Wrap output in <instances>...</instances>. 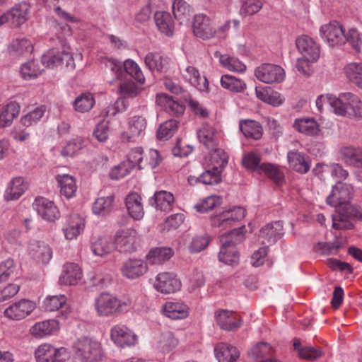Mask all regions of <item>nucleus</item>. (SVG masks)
<instances>
[{
  "mask_svg": "<svg viewBox=\"0 0 362 362\" xmlns=\"http://www.w3.org/2000/svg\"><path fill=\"white\" fill-rule=\"evenodd\" d=\"M110 134V122L109 121L103 120L96 125L93 135L99 142H105L108 139Z\"/></svg>",
  "mask_w": 362,
  "mask_h": 362,
  "instance_id": "61",
  "label": "nucleus"
},
{
  "mask_svg": "<svg viewBox=\"0 0 362 362\" xmlns=\"http://www.w3.org/2000/svg\"><path fill=\"white\" fill-rule=\"evenodd\" d=\"M339 155L346 165L362 168V148L344 146L340 148Z\"/></svg>",
  "mask_w": 362,
  "mask_h": 362,
  "instance_id": "25",
  "label": "nucleus"
},
{
  "mask_svg": "<svg viewBox=\"0 0 362 362\" xmlns=\"http://www.w3.org/2000/svg\"><path fill=\"white\" fill-rule=\"evenodd\" d=\"M56 180L60 187V193L67 199L75 196L77 186L76 180L73 176L67 174L57 175Z\"/></svg>",
  "mask_w": 362,
  "mask_h": 362,
  "instance_id": "33",
  "label": "nucleus"
},
{
  "mask_svg": "<svg viewBox=\"0 0 362 362\" xmlns=\"http://www.w3.org/2000/svg\"><path fill=\"white\" fill-rule=\"evenodd\" d=\"M139 245L136 230L127 228L118 230L115 235V247L121 252H133Z\"/></svg>",
  "mask_w": 362,
  "mask_h": 362,
  "instance_id": "6",
  "label": "nucleus"
},
{
  "mask_svg": "<svg viewBox=\"0 0 362 362\" xmlns=\"http://www.w3.org/2000/svg\"><path fill=\"white\" fill-rule=\"evenodd\" d=\"M173 13L175 18L182 24L187 21L190 16V6L184 0H174Z\"/></svg>",
  "mask_w": 362,
  "mask_h": 362,
  "instance_id": "52",
  "label": "nucleus"
},
{
  "mask_svg": "<svg viewBox=\"0 0 362 362\" xmlns=\"http://www.w3.org/2000/svg\"><path fill=\"white\" fill-rule=\"evenodd\" d=\"M85 226V221L78 214H74L67 218L62 228L64 237L68 240L76 239L83 232Z\"/></svg>",
  "mask_w": 362,
  "mask_h": 362,
  "instance_id": "19",
  "label": "nucleus"
},
{
  "mask_svg": "<svg viewBox=\"0 0 362 362\" xmlns=\"http://www.w3.org/2000/svg\"><path fill=\"white\" fill-rule=\"evenodd\" d=\"M124 71L139 83H144L145 78L139 65L132 59H128L123 63Z\"/></svg>",
  "mask_w": 362,
  "mask_h": 362,
  "instance_id": "58",
  "label": "nucleus"
},
{
  "mask_svg": "<svg viewBox=\"0 0 362 362\" xmlns=\"http://www.w3.org/2000/svg\"><path fill=\"white\" fill-rule=\"evenodd\" d=\"M35 357L37 362H65L69 354L64 347L57 349L50 344L44 343L35 349Z\"/></svg>",
  "mask_w": 362,
  "mask_h": 362,
  "instance_id": "3",
  "label": "nucleus"
},
{
  "mask_svg": "<svg viewBox=\"0 0 362 362\" xmlns=\"http://www.w3.org/2000/svg\"><path fill=\"white\" fill-rule=\"evenodd\" d=\"M349 106V112H347L349 117L362 118V102L353 93H351Z\"/></svg>",
  "mask_w": 362,
  "mask_h": 362,
  "instance_id": "64",
  "label": "nucleus"
},
{
  "mask_svg": "<svg viewBox=\"0 0 362 362\" xmlns=\"http://www.w3.org/2000/svg\"><path fill=\"white\" fill-rule=\"evenodd\" d=\"M214 354L218 362H235L240 356L236 347L223 342L216 345Z\"/></svg>",
  "mask_w": 362,
  "mask_h": 362,
  "instance_id": "24",
  "label": "nucleus"
},
{
  "mask_svg": "<svg viewBox=\"0 0 362 362\" xmlns=\"http://www.w3.org/2000/svg\"><path fill=\"white\" fill-rule=\"evenodd\" d=\"M110 337L120 347L134 346L137 342V336L123 325H117L111 328Z\"/></svg>",
  "mask_w": 362,
  "mask_h": 362,
  "instance_id": "12",
  "label": "nucleus"
},
{
  "mask_svg": "<svg viewBox=\"0 0 362 362\" xmlns=\"http://www.w3.org/2000/svg\"><path fill=\"white\" fill-rule=\"evenodd\" d=\"M173 255L170 247H160L151 249L147 255V259L152 264H162Z\"/></svg>",
  "mask_w": 362,
  "mask_h": 362,
  "instance_id": "39",
  "label": "nucleus"
},
{
  "mask_svg": "<svg viewBox=\"0 0 362 362\" xmlns=\"http://www.w3.org/2000/svg\"><path fill=\"white\" fill-rule=\"evenodd\" d=\"M20 105L15 101L8 103L0 110V127H6L11 124L14 118L18 117Z\"/></svg>",
  "mask_w": 362,
  "mask_h": 362,
  "instance_id": "35",
  "label": "nucleus"
},
{
  "mask_svg": "<svg viewBox=\"0 0 362 362\" xmlns=\"http://www.w3.org/2000/svg\"><path fill=\"white\" fill-rule=\"evenodd\" d=\"M94 104L95 99L93 94L87 92L77 96L74 101L73 105L76 111L87 112L93 108Z\"/></svg>",
  "mask_w": 362,
  "mask_h": 362,
  "instance_id": "50",
  "label": "nucleus"
},
{
  "mask_svg": "<svg viewBox=\"0 0 362 362\" xmlns=\"http://www.w3.org/2000/svg\"><path fill=\"white\" fill-rule=\"evenodd\" d=\"M320 35L330 47L341 45L346 42V35L342 25L332 21L321 26Z\"/></svg>",
  "mask_w": 362,
  "mask_h": 362,
  "instance_id": "5",
  "label": "nucleus"
},
{
  "mask_svg": "<svg viewBox=\"0 0 362 362\" xmlns=\"http://www.w3.org/2000/svg\"><path fill=\"white\" fill-rule=\"evenodd\" d=\"M146 120L141 116H133L128 119L127 130L122 132L121 139L122 142H133L144 135L146 128Z\"/></svg>",
  "mask_w": 362,
  "mask_h": 362,
  "instance_id": "9",
  "label": "nucleus"
},
{
  "mask_svg": "<svg viewBox=\"0 0 362 362\" xmlns=\"http://www.w3.org/2000/svg\"><path fill=\"white\" fill-rule=\"evenodd\" d=\"M66 298L64 295L53 296L47 297L45 302V308L47 311L58 310L65 305Z\"/></svg>",
  "mask_w": 362,
  "mask_h": 362,
  "instance_id": "60",
  "label": "nucleus"
},
{
  "mask_svg": "<svg viewBox=\"0 0 362 362\" xmlns=\"http://www.w3.org/2000/svg\"><path fill=\"white\" fill-rule=\"evenodd\" d=\"M178 122L175 119L168 120L161 124L157 131V138L160 140H168L177 132Z\"/></svg>",
  "mask_w": 362,
  "mask_h": 362,
  "instance_id": "56",
  "label": "nucleus"
},
{
  "mask_svg": "<svg viewBox=\"0 0 362 362\" xmlns=\"http://www.w3.org/2000/svg\"><path fill=\"white\" fill-rule=\"evenodd\" d=\"M156 207L163 211H170L174 204V196L167 191H159L154 194Z\"/></svg>",
  "mask_w": 362,
  "mask_h": 362,
  "instance_id": "46",
  "label": "nucleus"
},
{
  "mask_svg": "<svg viewBox=\"0 0 362 362\" xmlns=\"http://www.w3.org/2000/svg\"><path fill=\"white\" fill-rule=\"evenodd\" d=\"M293 127L299 132L308 136H316L320 132V126L313 118L296 119Z\"/></svg>",
  "mask_w": 362,
  "mask_h": 362,
  "instance_id": "36",
  "label": "nucleus"
},
{
  "mask_svg": "<svg viewBox=\"0 0 362 362\" xmlns=\"http://www.w3.org/2000/svg\"><path fill=\"white\" fill-rule=\"evenodd\" d=\"M88 144V139L82 136H76L68 141L61 150L64 157H74Z\"/></svg>",
  "mask_w": 362,
  "mask_h": 362,
  "instance_id": "38",
  "label": "nucleus"
},
{
  "mask_svg": "<svg viewBox=\"0 0 362 362\" xmlns=\"http://www.w3.org/2000/svg\"><path fill=\"white\" fill-rule=\"evenodd\" d=\"M351 97V93H343L339 97L331 95L329 107L332 111L339 116L347 115Z\"/></svg>",
  "mask_w": 362,
  "mask_h": 362,
  "instance_id": "30",
  "label": "nucleus"
},
{
  "mask_svg": "<svg viewBox=\"0 0 362 362\" xmlns=\"http://www.w3.org/2000/svg\"><path fill=\"white\" fill-rule=\"evenodd\" d=\"M197 138L207 150L219 146L220 134L218 130L208 123H204L197 132Z\"/></svg>",
  "mask_w": 362,
  "mask_h": 362,
  "instance_id": "13",
  "label": "nucleus"
},
{
  "mask_svg": "<svg viewBox=\"0 0 362 362\" xmlns=\"http://www.w3.org/2000/svg\"><path fill=\"white\" fill-rule=\"evenodd\" d=\"M255 74L259 81L265 83H270L272 81V64L269 63L262 64L255 69Z\"/></svg>",
  "mask_w": 362,
  "mask_h": 362,
  "instance_id": "63",
  "label": "nucleus"
},
{
  "mask_svg": "<svg viewBox=\"0 0 362 362\" xmlns=\"http://www.w3.org/2000/svg\"><path fill=\"white\" fill-rule=\"evenodd\" d=\"M146 66L151 71H162L167 64V59L158 53L150 52L144 59Z\"/></svg>",
  "mask_w": 362,
  "mask_h": 362,
  "instance_id": "57",
  "label": "nucleus"
},
{
  "mask_svg": "<svg viewBox=\"0 0 362 362\" xmlns=\"http://www.w3.org/2000/svg\"><path fill=\"white\" fill-rule=\"evenodd\" d=\"M217 325L226 331H235L241 325V319L235 313L228 310H220L215 313Z\"/></svg>",
  "mask_w": 362,
  "mask_h": 362,
  "instance_id": "16",
  "label": "nucleus"
},
{
  "mask_svg": "<svg viewBox=\"0 0 362 362\" xmlns=\"http://www.w3.org/2000/svg\"><path fill=\"white\" fill-rule=\"evenodd\" d=\"M116 249L115 243L107 238H102L95 240L91 245L93 253L99 257H104Z\"/></svg>",
  "mask_w": 362,
  "mask_h": 362,
  "instance_id": "44",
  "label": "nucleus"
},
{
  "mask_svg": "<svg viewBox=\"0 0 362 362\" xmlns=\"http://www.w3.org/2000/svg\"><path fill=\"white\" fill-rule=\"evenodd\" d=\"M59 329V322L56 320H48L36 322L30 328V334L35 338L42 339L53 334Z\"/></svg>",
  "mask_w": 362,
  "mask_h": 362,
  "instance_id": "21",
  "label": "nucleus"
},
{
  "mask_svg": "<svg viewBox=\"0 0 362 362\" xmlns=\"http://www.w3.org/2000/svg\"><path fill=\"white\" fill-rule=\"evenodd\" d=\"M245 226L233 229L220 236L221 245L232 247L243 243L245 239Z\"/></svg>",
  "mask_w": 362,
  "mask_h": 362,
  "instance_id": "32",
  "label": "nucleus"
},
{
  "mask_svg": "<svg viewBox=\"0 0 362 362\" xmlns=\"http://www.w3.org/2000/svg\"><path fill=\"white\" fill-rule=\"evenodd\" d=\"M117 298L103 293L95 300V308L99 316L107 317L117 313Z\"/></svg>",
  "mask_w": 362,
  "mask_h": 362,
  "instance_id": "17",
  "label": "nucleus"
},
{
  "mask_svg": "<svg viewBox=\"0 0 362 362\" xmlns=\"http://www.w3.org/2000/svg\"><path fill=\"white\" fill-rule=\"evenodd\" d=\"M162 310L166 317L173 320L184 319L189 313L187 305L179 302H167Z\"/></svg>",
  "mask_w": 362,
  "mask_h": 362,
  "instance_id": "29",
  "label": "nucleus"
},
{
  "mask_svg": "<svg viewBox=\"0 0 362 362\" xmlns=\"http://www.w3.org/2000/svg\"><path fill=\"white\" fill-rule=\"evenodd\" d=\"M221 65L227 70L236 73H243L246 70L245 64L238 58L229 54H220Z\"/></svg>",
  "mask_w": 362,
  "mask_h": 362,
  "instance_id": "43",
  "label": "nucleus"
},
{
  "mask_svg": "<svg viewBox=\"0 0 362 362\" xmlns=\"http://www.w3.org/2000/svg\"><path fill=\"white\" fill-rule=\"evenodd\" d=\"M177 340L175 338L171 332H165L162 333L157 341L158 349L163 352H169L177 346Z\"/></svg>",
  "mask_w": 362,
  "mask_h": 362,
  "instance_id": "55",
  "label": "nucleus"
},
{
  "mask_svg": "<svg viewBox=\"0 0 362 362\" xmlns=\"http://www.w3.org/2000/svg\"><path fill=\"white\" fill-rule=\"evenodd\" d=\"M82 278V272L76 263L68 262L63 267L59 283L63 285H76Z\"/></svg>",
  "mask_w": 362,
  "mask_h": 362,
  "instance_id": "22",
  "label": "nucleus"
},
{
  "mask_svg": "<svg viewBox=\"0 0 362 362\" xmlns=\"http://www.w3.org/2000/svg\"><path fill=\"white\" fill-rule=\"evenodd\" d=\"M296 44L303 57L308 62H315L320 58V47L312 37L308 35L300 36L296 39Z\"/></svg>",
  "mask_w": 362,
  "mask_h": 362,
  "instance_id": "11",
  "label": "nucleus"
},
{
  "mask_svg": "<svg viewBox=\"0 0 362 362\" xmlns=\"http://www.w3.org/2000/svg\"><path fill=\"white\" fill-rule=\"evenodd\" d=\"M126 207L131 217L135 220H140L144 215L141 197L137 193L129 194L125 200Z\"/></svg>",
  "mask_w": 362,
  "mask_h": 362,
  "instance_id": "28",
  "label": "nucleus"
},
{
  "mask_svg": "<svg viewBox=\"0 0 362 362\" xmlns=\"http://www.w3.org/2000/svg\"><path fill=\"white\" fill-rule=\"evenodd\" d=\"M183 77L189 83L200 91H207L209 82L205 76H201L198 69L192 66H188L182 73Z\"/></svg>",
  "mask_w": 362,
  "mask_h": 362,
  "instance_id": "26",
  "label": "nucleus"
},
{
  "mask_svg": "<svg viewBox=\"0 0 362 362\" xmlns=\"http://www.w3.org/2000/svg\"><path fill=\"white\" fill-rule=\"evenodd\" d=\"M42 71L38 62L31 60L21 66L20 72L24 79L30 80L40 76Z\"/></svg>",
  "mask_w": 362,
  "mask_h": 362,
  "instance_id": "53",
  "label": "nucleus"
},
{
  "mask_svg": "<svg viewBox=\"0 0 362 362\" xmlns=\"http://www.w3.org/2000/svg\"><path fill=\"white\" fill-rule=\"evenodd\" d=\"M76 358L81 362H98L103 358L100 343L88 337L76 339L73 344Z\"/></svg>",
  "mask_w": 362,
  "mask_h": 362,
  "instance_id": "2",
  "label": "nucleus"
},
{
  "mask_svg": "<svg viewBox=\"0 0 362 362\" xmlns=\"http://www.w3.org/2000/svg\"><path fill=\"white\" fill-rule=\"evenodd\" d=\"M218 259L226 264H237L239 261V254L235 246L228 247L221 245Z\"/></svg>",
  "mask_w": 362,
  "mask_h": 362,
  "instance_id": "54",
  "label": "nucleus"
},
{
  "mask_svg": "<svg viewBox=\"0 0 362 362\" xmlns=\"http://www.w3.org/2000/svg\"><path fill=\"white\" fill-rule=\"evenodd\" d=\"M147 270L146 262L141 259H129L120 268L122 275L129 279L139 278L146 274Z\"/></svg>",
  "mask_w": 362,
  "mask_h": 362,
  "instance_id": "14",
  "label": "nucleus"
},
{
  "mask_svg": "<svg viewBox=\"0 0 362 362\" xmlns=\"http://www.w3.org/2000/svg\"><path fill=\"white\" fill-rule=\"evenodd\" d=\"M30 252L37 261L47 264L52 257V250L47 244L43 242H35L30 245Z\"/></svg>",
  "mask_w": 362,
  "mask_h": 362,
  "instance_id": "31",
  "label": "nucleus"
},
{
  "mask_svg": "<svg viewBox=\"0 0 362 362\" xmlns=\"http://www.w3.org/2000/svg\"><path fill=\"white\" fill-rule=\"evenodd\" d=\"M46 111L45 106L41 105L29 112L21 119V124L25 127H30L36 124L44 116Z\"/></svg>",
  "mask_w": 362,
  "mask_h": 362,
  "instance_id": "59",
  "label": "nucleus"
},
{
  "mask_svg": "<svg viewBox=\"0 0 362 362\" xmlns=\"http://www.w3.org/2000/svg\"><path fill=\"white\" fill-rule=\"evenodd\" d=\"M210 152L209 162L212 168H216L218 170H222L226 167L228 162V156L227 153L219 146L214 149L208 150Z\"/></svg>",
  "mask_w": 362,
  "mask_h": 362,
  "instance_id": "48",
  "label": "nucleus"
},
{
  "mask_svg": "<svg viewBox=\"0 0 362 362\" xmlns=\"http://www.w3.org/2000/svg\"><path fill=\"white\" fill-rule=\"evenodd\" d=\"M260 159L257 155L250 153L245 155L243 159V165L251 170H257L259 172L264 173L265 175L272 177V165L270 163H262L259 165Z\"/></svg>",
  "mask_w": 362,
  "mask_h": 362,
  "instance_id": "34",
  "label": "nucleus"
},
{
  "mask_svg": "<svg viewBox=\"0 0 362 362\" xmlns=\"http://www.w3.org/2000/svg\"><path fill=\"white\" fill-rule=\"evenodd\" d=\"M42 63L49 68H54L64 64L69 69L75 68V62L72 54L64 49L62 51L56 48L48 50L42 55Z\"/></svg>",
  "mask_w": 362,
  "mask_h": 362,
  "instance_id": "4",
  "label": "nucleus"
},
{
  "mask_svg": "<svg viewBox=\"0 0 362 362\" xmlns=\"http://www.w3.org/2000/svg\"><path fill=\"white\" fill-rule=\"evenodd\" d=\"M272 352V346L270 344L261 341L257 343L251 347L248 351V356L255 359H263L264 358L268 357L265 360H262L261 362H272L270 354Z\"/></svg>",
  "mask_w": 362,
  "mask_h": 362,
  "instance_id": "41",
  "label": "nucleus"
},
{
  "mask_svg": "<svg viewBox=\"0 0 362 362\" xmlns=\"http://www.w3.org/2000/svg\"><path fill=\"white\" fill-rule=\"evenodd\" d=\"M221 86L233 93H243L246 88L245 82L229 74L223 75L221 78Z\"/></svg>",
  "mask_w": 362,
  "mask_h": 362,
  "instance_id": "42",
  "label": "nucleus"
},
{
  "mask_svg": "<svg viewBox=\"0 0 362 362\" xmlns=\"http://www.w3.org/2000/svg\"><path fill=\"white\" fill-rule=\"evenodd\" d=\"M154 288L162 293H173L180 289L181 282L174 273L161 272L156 277Z\"/></svg>",
  "mask_w": 362,
  "mask_h": 362,
  "instance_id": "10",
  "label": "nucleus"
},
{
  "mask_svg": "<svg viewBox=\"0 0 362 362\" xmlns=\"http://www.w3.org/2000/svg\"><path fill=\"white\" fill-rule=\"evenodd\" d=\"M192 30L196 37L202 40L211 39L217 33L210 18L202 13L194 16Z\"/></svg>",
  "mask_w": 362,
  "mask_h": 362,
  "instance_id": "7",
  "label": "nucleus"
},
{
  "mask_svg": "<svg viewBox=\"0 0 362 362\" xmlns=\"http://www.w3.org/2000/svg\"><path fill=\"white\" fill-rule=\"evenodd\" d=\"M11 54L20 56L28 54L33 50L31 42L25 37H18L8 47Z\"/></svg>",
  "mask_w": 362,
  "mask_h": 362,
  "instance_id": "45",
  "label": "nucleus"
},
{
  "mask_svg": "<svg viewBox=\"0 0 362 362\" xmlns=\"http://www.w3.org/2000/svg\"><path fill=\"white\" fill-rule=\"evenodd\" d=\"M287 159L290 167L298 173L305 174L310 168V159L303 153L289 151Z\"/></svg>",
  "mask_w": 362,
  "mask_h": 362,
  "instance_id": "23",
  "label": "nucleus"
},
{
  "mask_svg": "<svg viewBox=\"0 0 362 362\" xmlns=\"http://www.w3.org/2000/svg\"><path fill=\"white\" fill-rule=\"evenodd\" d=\"M30 6L26 3H21L15 5L5 16L6 22H10L13 26L18 27L25 23L29 16Z\"/></svg>",
  "mask_w": 362,
  "mask_h": 362,
  "instance_id": "20",
  "label": "nucleus"
},
{
  "mask_svg": "<svg viewBox=\"0 0 362 362\" xmlns=\"http://www.w3.org/2000/svg\"><path fill=\"white\" fill-rule=\"evenodd\" d=\"M188 181L190 185H194L201 182L206 185H213L221 182V171L216 168L204 171L199 177L189 176Z\"/></svg>",
  "mask_w": 362,
  "mask_h": 362,
  "instance_id": "27",
  "label": "nucleus"
},
{
  "mask_svg": "<svg viewBox=\"0 0 362 362\" xmlns=\"http://www.w3.org/2000/svg\"><path fill=\"white\" fill-rule=\"evenodd\" d=\"M33 206L45 220L54 221L60 217V213L54 202L43 197L36 198Z\"/></svg>",
  "mask_w": 362,
  "mask_h": 362,
  "instance_id": "15",
  "label": "nucleus"
},
{
  "mask_svg": "<svg viewBox=\"0 0 362 362\" xmlns=\"http://www.w3.org/2000/svg\"><path fill=\"white\" fill-rule=\"evenodd\" d=\"M35 303L30 300L21 299L5 309L4 316L13 320H21L30 315L35 309Z\"/></svg>",
  "mask_w": 362,
  "mask_h": 362,
  "instance_id": "8",
  "label": "nucleus"
},
{
  "mask_svg": "<svg viewBox=\"0 0 362 362\" xmlns=\"http://www.w3.org/2000/svg\"><path fill=\"white\" fill-rule=\"evenodd\" d=\"M115 197L110 195L101 197L95 199L93 205V212L95 214L105 216L112 209Z\"/></svg>",
  "mask_w": 362,
  "mask_h": 362,
  "instance_id": "51",
  "label": "nucleus"
},
{
  "mask_svg": "<svg viewBox=\"0 0 362 362\" xmlns=\"http://www.w3.org/2000/svg\"><path fill=\"white\" fill-rule=\"evenodd\" d=\"M241 132L246 138L255 140L259 139L262 136V127L257 122L253 120L241 121L239 124Z\"/></svg>",
  "mask_w": 362,
  "mask_h": 362,
  "instance_id": "40",
  "label": "nucleus"
},
{
  "mask_svg": "<svg viewBox=\"0 0 362 362\" xmlns=\"http://www.w3.org/2000/svg\"><path fill=\"white\" fill-rule=\"evenodd\" d=\"M27 189L28 184L23 177H15L10 182L6 191L5 197L7 200H16Z\"/></svg>",
  "mask_w": 362,
  "mask_h": 362,
  "instance_id": "37",
  "label": "nucleus"
},
{
  "mask_svg": "<svg viewBox=\"0 0 362 362\" xmlns=\"http://www.w3.org/2000/svg\"><path fill=\"white\" fill-rule=\"evenodd\" d=\"M262 6L260 0H242L240 13L243 15H253L257 13Z\"/></svg>",
  "mask_w": 362,
  "mask_h": 362,
  "instance_id": "62",
  "label": "nucleus"
},
{
  "mask_svg": "<svg viewBox=\"0 0 362 362\" xmlns=\"http://www.w3.org/2000/svg\"><path fill=\"white\" fill-rule=\"evenodd\" d=\"M354 194L353 187L341 182L333 186L327 198V203L337 208L332 215V228L336 230L350 229L353 224L351 218L356 217L358 211L350 204Z\"/></svg>",
  "mask_w": 362,
  "mask_h": 362,
  "instance_id": "1",
  "label": "nucleus"
},
{
  "mask_svg": "<svg viewBox=\"0 0 362 362\" xmlns=\"http://www.w3.org/2000/svg\"><path fill=\"white\" fill-rule=\"evenodd\" d=\"M246 211L244 208L238 206L223 211L216 218L213 224L218 227L226 228L231 226L235 222L242 220L245 216Z\"/></svg>",
  "mask_w": 362,
  "mask_h": 362,
  "instance_id": "18",
  "label": "nucleus"
},
{
  "mask_svg": "<svg viewBox=\"0 0 362 362\" xmlns=\"http://www.w3.org/2000/svg\"><path fill=\"white\" fill-rule=\"evenodd\" d=\"M155 21L158 29L167 35H172L173 33V21L169 13L156 12Z\"/></svg>",
  "mask_w": 362,
  "mask_h": 362,
  "instance_id": "47",
  "label": "nucleus"
},
{
  "mask_svg": "<svg viewBox=\"0 0 362 362\" xmlns=\"http://www.w3.org/2000/svg\"><path fill=\"white\" fill-rule=\"evenodd\" d=\"M346 77L358 87L362 88V63L351 62L344 67Z\"/></svg>",
  "mask_w": 362,
  "mask_h": 362,
  "instance_id": "49",
  "label": "nucleus"
}]
</instances>
